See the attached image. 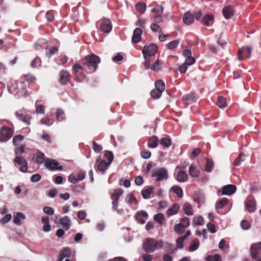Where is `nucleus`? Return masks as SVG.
<instances>
[{
  "label": "nucleus",
  "mask_w": 261,
  "mask_h": 261,
  "mask_svg": "<svg viewBox=\"0 0 261 261\" xmlns=\"http://www.w3.org/2000/svg\"><path fill=\"white\" fill-rule=\"evenodd\" d=\"M159 139L155 136H152L148 140L147 146L149 148H154L158 146Z\"/></svg>",
  "instance_id": "obj_28"
},
{
  "label": "nucleus",
  "mask_w": 261,
  "mask_h": 261,
  "mask_svg": "<svg viewBox=\"0 0 261 261\" xmlns=\"http://www.w3.org/2000/svg\"><path fill=\"white\" fill-rule=\"evenodd\" d=\"M41 64V60L40 58L36 57L31 62V66L33 68H36Z\"/></svg>",
  "instance_id": "obj_58"
},
{
  "label": "nucleus",
  "mask_w": 261,
  "mask_h": 261,
  "mask_svg": "<svg viewBox=\"0 0 261 261\" xmlns=\"http://www.w3.org/2000/svg\"><path fill=\"white\" fill-rule=\"evenodd\" d=\"M246 209L249 213L253 212L255 210V201L252 198H248L246 201Z\"/></svg>",
  "instance_id": "obj_27"
},
{
  "label": "nucleus",
  "mask_w": 261,
  "mask_h": 261,
  "mask_svg": "<svg viewBox=\"0 0 261 261\" xmlns=\"http://www.w3.org/2000/svg\"><path fill=\"white\" fill-rule=\"evenodd\" d=\"M214 16L212 14H207L202 19V23L206 27L211 26L214 23Z\"/></svg>",
  "instance_id": "obj_22"
},
{
  "label": "nucleus",
  "mask_w": 261,
  "mask_h": 261,
  "mask_svg": "<svg viewBox=\"0 0 261 261\" xmlns=\"http://www.w3.org/2000/svg\"><path fill=\"white\" fill-rule=\"evenodd\" d=\"M60 224L65 230H68L71 225V220L67 216H65L60 219Z\"/></svg>",
  "instance_id": "obj_31"
},
{
  "label": "nucleus",
  "mask_w": 261,
  "mask_h": 261,
  "mask_svg": "<svg viewBox=\"0 0 261 261\" xmlns=\"http://www.w3.org/2000/svg\"><path fill=\"white\" fill-rule=\"evenodd\" d=\"M171 191L175 193L178 198L183 196V191L181 188L178 186H173L171 188Z\"/></svg>",
  "instance_id": "obj_40"
},
{
  "label": "nucleus",
  "mask_w": 261,
  "mask_h": 261,
  "mask_svg": "<svg viewBox=\"0 0 261 261\" xmlns=\"http://www.w3.org/2000/svg\"><path fill=\"white\" fill-rule=\"evenodd\" d=\"M42 222L44 224L43 230L45 232L49 231L50 230V225L49 224V219L47 216L43 217L41 219Z\"/></svg>",
  "instance_id": "obj_36"
},
{
  "label": "nucleus",
  "mask_w": 261,
  "mask_h": 261,
  "mask_svg": "<svg viewBox=\"0 0 261 261\" xmlns=\"http://www.w3.org/2000/svg\"><path fill=\"white\" fill-rule=\"evenodd\" d=\"M71 76L68 71L63 69L60 71L59 82L60 84L65 85L70 81Z\"/></svg>",
  "instance_id": "obj_12"
},
{
  "label": "nucleus",
  "mask_w": 261,
  "mask_h": 261,
  "mask_svg": "<svg viewBox=\"0 0 261 261\" xmlns=\"http://www.w3.org/2000/svg\"><path fill=\"white\" fill-rule=\"evenodd\" d=\"M25 145L24 144L16 146L14 148V153L16 156L20 155L25 152Z\"/></svg>",
  "instance_id": "obj_44"
},
{
  "label": "nucleus",
  "mask_w": 261,
  "mask_h": 261,
  "mask_svg": "<svg viewBox=\"0 0 261 261\" xmlns=\"http://www.w3.org/2000/svg\"><path fill=\"white\" fill-rule=\"evenodd\" d=\"M245 156V154L243 153H241L239 156L234 160L233 162V165L235 166H239L241 162L244 161V159H242L243 157Z\"/></svg>",
  "instance_id": "obj_60"
},
{
  "label": "nucleus",
  "mask_w": 261,
  "mask_h": 261,
  "mask_svg": "<svg viewBox=\"0 0 261 261\" xmlns=\"http://www.w3.org/2000/svg\"><path fill=\"white\" fill-rule=\"evenodd\" d=\"M135 8L138 13L142 14L145 12L146 5L144 3L138 2L136 4Z\"/></svg>",
  "instance_id": "obj_41"
},
{
  "label": "nucleus",
  "mask_w": 261,
  "mask_h": 261,
  "mask_svg": "<svg viewBox=\"0 0 261 261\" xmlns=\"http://www.w3.org/2000/svg\"><path fill=\"white\" fill-rule=\"evenodd\" d=\"M190 175L193 177H197L199 175V171L197 169L196 167L191 165L189 168V171Z\"/></svg>",
  "instance_id": "obj_46"
},
{
  "label": "nucleus",
  "mask_w": 261,
  "mask_h": 261,
  "mask_svg": "<svg viewBox=\"0 0 261 261\" xmlns=\"http://www.w3.org/2000/svg\"><path fill=\"white\" fill-rule=\"evenodd\" d=\"M162 92L156 89H153L151 92L150 95L153 99H158L162 95Z\"/></svg>",
  "instance_id": "obj_57"
},
{
  "label": "nucleus",
  "mask_w": 261,
  "mask_h": 261,
  "mask_svg": "<svg viewBox=\"0 0 261 261\" xmlns=\"http://www.w3.org/2000/svg\"><path fill=\"white\" fill-rule=\"evenodd\" d=\"M222 13L226 19L230 18L234 15L233 7L230 5L225 6L222 10Z\"/></svg>",
  "instance_id": "obj_16"
},
{
  "label": "nucleus",
  "mask_w": 261,
  "mask_h": 261,
  "mask_svg": "<svg viewBox=\"0 0 261 261\" xmlns=\"http://www.w3.org/2000/svg\"><path fill=\"white\" fill-rule=\"evenodd\" d=\"M182 100L185 105L187 106L188 105L193 103L196 101V97L194 94H190L184 96L182 97Z\"/></svg>",
  "instance_id": "obj_26"
},
{
  "label": "nucleus",
  "mask_w": 261,
  "mask_h": 261,
  "mask_svg": "<svg viewBox=\"0 0 261 261\" xmlns=\"http://www.w3.org/2000/svg\"><path fill=\"white\" fill-rule=\"evenodd\" d=\"M204 219L201 216L194 217L193 219V225L194 226L202 225L204 224Z\"/></svg>",
  "instance_id": "obj_54"
},
{
  "label": "nucleus",
  "mask_w": 261,
  "mask_h": 261,
  "mask_svg": "<svg viewBox=\"0 0 261 261\" xmlns=\"http://www.w3.org/2000/svg\"><path fill=\"white\" fill-rule=\"evenodd\" d=\"M23 136L21 135H16L13 138V144L15 146L20 145V143L23 141Z\"/></svg>",
  "instance_id": "obj_48"
},
{
  "label": "nucleus",
  "mask_w": 261,
  "mask_h": 261,
  "mask_svg": "<svg viewBox=\"0 0 261 261\" xmlns=\"http://www.w3.org/2000/svg\"><path fill=\"white\" fill-rule=\"evenodd\" d=\"M237 188L233 185H228L224 186L221 190L222 195H231L235 193Z\"/></svg>",
  "instance_id": "obj_18"
},
{
  "label": "nucleus",
  "mask_w": 261,
  "mask_h": 261,
  "mask_svg": "<svg viewBox=\"0 0 261 261\" xmlns=\"http://www.w3.org/2000/svg\"><path fill=\"white\" fill-rule=\"evenodd\" d=\"M174 230L178 234H181L185 231L186 228L180 224H176L174 226Z\"/></svg>",
  "instance_id": "obj_52"
},
{
  "label": "nucleus",
  "mask_w": 261,
  "mask_h": 261,
  "mask_svg": "<svg viewBox=\"0 0 261 261\" xmlns=\"http://www.w3.org/2000/svg\"><path fill=\"white\" fill-rule=\"evenodd\" d=\"M45 155L43 153L38 151L34 155V158L35 162L39 164H42L43 162L45 163Z\"/></svg>",
  "instance_id": "obj_37"
},
{
  "label": "nucleus",
  "mask_w": 261,
  "mask_h": 261,
  "mask_svg": "<svg viewBox=\"0 0 261 261\" xmlns=\"http://www.w3.org/2000/svg\"><path fill=\"white\" fill-rule=\"evenodd\" d=\"M184 213L189 216L193 215V210L191 204L188 203H185L182 207Z\"/></svg>",
  "instance_id": "obj_39"
},
{
  "label": "nucleus",
  "mask_w": 261,
  "mask_h": 261,
  "mask_svg": "<svg viewBox=\"0 0 261 261\" xmlns=\"http://www.w3.org/2000/svg\"><path fill=\"white\" fill-rule=\"evenodd\" d=\"M228 200L227 198H222L217 202L216 207V208L221 209L228 204Z\"/></svg>",
  "instance_id": "obj_53"
},
{
  "label": "nucleus",
  "mask_w": 261,
  "mask_h": 261,
  "mask_svg": "<svg viewBox=\"0 0 261 261\" xmlns=\"http://www.w3.org/2000/svg\"><path fill=\"white\" fill-rule=\"evenodd\" d=\"M164 245L161 240L147 238L143 241L142 248L146 252H153L156 250L161 249Z\"/></svg>",
  "instance_id": "obj_3"
},
{
  "label": "nucleus",
  "mask_w": 261,
  "mask_h": 261,
  "mask_svg": "<svg viewBox=\"0 0 261 261\" xmlns=\"http://www.w3.org/2000/svg\"><path fill=\"white\" fill-rule=\"evenodd\" d=\"M179 224L187 228L190 225V219L187 217H184L180 220Z\"/></svg>",
  "instance_id": "obj_61"
},
{
  "label": "nucleus",
  "mask_w": 261,
  "mask_h": 261,
  "mask_svg": "<svg viewBox=\"0 0 261 261\" xmlns=\"http://www.w3.org/2000/svg\"><path fill=\"white\" fill-rule=\"evenodd\" d=\"M143 31L140 28H136L133 32V35L132 38L133 43H137L141 41Z\"/></svg>",
  "instance_id": "obj_19"
},
{
  "label": "nucleus",
  "mask_w": 261,
  "mask_h": 261,
  "mask_svg": "<svg viewBox=\"0 0 261 261\" xmlns=\"http://www.w3.org/2000/svg\"><path fill=\"white\" fill-rule=\"evenodd\" d=\"M100 62L98 56L91 54L86 56L81 61V64L75 63L72 67L74 80L77 82H82L86 77V74L94 72Z\"/></svg>",
  "instance_id": "obj_1"
},
{
  "label": "nucleus",
  "mask_w": 261,
  "mask_h": 261,
  "mask_svg": "<svg viewBox=\"0 0 261 261\" xmlns=\"http://www.w3.org/2000/svg\"><path fill=\"white\" fill-rule=\"evenodd\" d=\"M58 51V48L57 46H51L46 49V55L48 57H51L52 55L56 54Z\"/></svg>",
  "instance_id": "obj_49"
},
{
  "label": "nucleus",
  "mask_w": 261,
  "mask_h": 261,
  "mask_svg": "<svg viewBox=\"0 0 261 261\" xmlns=\"http://www.w3.org/2000/svg\"><path fill=\"white\" fill-rule=\"evenodd\" d=\"M44 165L47 169L50 170H62L63 169L62 166H59V162L53 159H47L45 160Z\"/></svg>",
  "instance_id": "obj_14"
},
{
  "label": "nucleus",
  "mask_w": 261,
  "mask_h": 261,
  "mask_svg": "<svg viewBox=\"0 0 261 261\" xmlns=\"http://www.w3.org/2000/svg\"><path fill=\"white\" fill-rule=\"evenodd\" d=\"M125 199L126 202L131 206H136L138 203L135 195L132 193L127 195Z\"/></svg>",
  "instance_id": "obj_25"
},
{
  "label": "nucleus",
  "mask_w": 261,
  "mask_h": 261,
  "mask_svg": "<svg viewBox=\"0 0 261 261\" xmlns=\"http://www.w3.org/2000/svg\"><path fill=\"white\" fill-rule=\"evenodd\" d=\"M150 29L154 32H159L161 33L162 30L161 29L160 26L156 23H153L150 25Z\"/></svg>",
  "instance_id": "obj_64"
},
{
  "label": "nucleus",
  "mask_w": 261,
  "mask_h": 261,
  "mask_svg": "<svg viewBox=\"0 0 261 261\" xmlns=\"http://www.w3.org/2000/svg\"><path fill=\"white\" fill-rule=\"evenodd\" d=\"M154 220L160 225H162L165 220V218L163 214L158 213L154 216Z\"/></svg>",
  "instance_id": "obj_43"
},
{
  "label": "nucleus",
  "mask_w": 261,
  "mask_h": 261,
  "mask_svg": "<svg viewBox=\"0 0 261 261\" xmlns=\"http://www.w3.org/2000/svg\"><path fill=\"white\" fill-rule=\"evenodd\" d=\"M56 121H63L65 120L66 116L64 111L61 109H58L55 113Z\"/></svg>",
  "instance_id": "obj_29"
},
{
  "label": "nucleus",
  "mask_w": 261,
  "mask_h": 261,
  "mask_svg": "<svg viewBox=\"0 0 261 261\" xmlns=\"http://www.w3.org/2000/svg\"><path fill=\"white\" fill-rule=\"evenodd\" d=\"M152 177H155L158 181L167 179L168 177V171L164 168L158 169L152 174Z\"/></svg>",
  "instance_id": "obj_8"
},
{
  "label": "nucleus",
  "mask_w": 261,
  "mask_h": 261,
  "mask_svg": "<svg viewBox=\"0 0 261 261\" xmlns=\"http://www.w3.org/2000/svg\"><path fill=\"white\" fill-rule=\"evenodd\" d=\"M158 211H161L167 208L168 204L166 201L161 200L158 203Z\"/></svg>",
  "instance_id": "obj_63"
},
{
  "label": "nucleus",
  "mask_w": 261,
  "mask_h": 261,
  "mask_svg": "<svg viewBox=\"0 0 261 261\" xmlns=\"http://www.w3.org/2000/svg\"><path fill=\"white\" fill-rule=\"evenodd\" d=\"M176 179L180 182H184L188 180V176L187 173L183 171L179 170L176 174H174Z\"/></svg>",
  "instance_id": "obj_20"
},
{
  "label": "nucleus",
  "mask_w": 261,
  "mask_h": 261,
  "mask_svg": "<svg viewBox=\"0 0 261 261\" xmlns=\"http://www.w3.org/2000/svg\"><path fill=\"white\" fill-rule=\"evenodd\" d=\"M28 85L23 81L18 80L12 81L8 87V91L17 98L25 97L29 95Z\"/></svg>",
  "instance_id": "obj_2"
},
{
  "label": "nucleus",
  "mask_w": 261,
  "mask_h": 261,
  "mask_svg": "<svg viewBox=\"0 0 261 261\" xmlns=\"http://www.w3.org/2000/svg\"><path fill=\"white\" fill-rule=\"evenodd\" d=\"M158 49V46L155 44H151L148 46L144 47L142 53L144 58L154 55Z\"/></svg>",
  "instance_id": "obj_10"
},
{
  "label": "nucleus",
  "mask_w": 261,
  "mask_h": 261,
  "mask_svg": "<svg viewBox=\"0 0 261 261\" xmlns=\"http://www.w3.org/2000/svg\"><path fill=\"white\" fill-rule=\"evenodd\" d=\"M123 190L120 188H117L114 190V192L111 195V198L112 200L113 209L117 211L118 213L122 212V210H118L119 204V199L120 197L123 194Z\"/></svg>",
  "instance_id": "obj_5"
},
{
  "label": "nucleus",
  "mask_w": 261,
  "mask_h": 261,
  "mask_svg": "<svg viewBox=\"0 0 261 261\" xmlns=\"http://www.w3.org/2000/svg\"><path fill=\"white\" fill-rule=\"evenodd\" d=\"M104 156L108 159V163L109 165H110L113 161L114 155L113 152L111 151H105L104 153Z\"/></svg>",
  "instance_id": "obj_55"
},
{
  "label": "nucleus",
  "mask_w": 261,
  "mask_h": 261,
  "mask_svg": "<svg viewBox=\"0 0 261 261\" xmlns=\"http://www.w3.org/2000/svg\"><path fill=\"white\" fill-rule=\"evenodd\" d=\"M182 20L186 25H191L194 21V15L189 12H187L183 15Z\"/></svg>",
  "instance_id": "obj_23"
},
{
  "label": "nucleus",
  "mask_w": 261,
  "mask_h": 261,
  "mask_svg": "<svg viewBox=\"0 0 261 261\" xmlns=\"http://www.w3.org/2000/svg\"><path fill=\"white\" fill-rule=\"evenodd\" d=\"M96 27L103 33L108 34L112 29V24L109 19L102 18L96 22Z\"/></svg>",
  "instance_id": "obj_4"
},
{
  "label": "nucleus",
  "mask_w": 261,
  "mask_h": 261,
  "mask_svg": "<svg viewBox=\"0 0 261 261\" xmlns=\"http://www.w3.org/2000/svg\"><path fill=\"white\" fill-rule=\"evenodd\" d=\"M162 65V61L158 59L153 64L151 65L150 69L154 71H159L161 69Z\"/></svg>",
  "instance_id": "obj_45"
},
{
  "label": "nucleus",
  "mask_w": 261,
  "mask_h": 261,
  "mask_svg": "<svg viewBox=\"0 0 261 261\" xmlns=\"http://www.w3.org/2000/svg\"><path fill=\"white\" fill-rule=\"evenodd\" d=\"M148 217V214L145 212H141L137 213L136 215L137 220L141 224H144Z\"/></svg>",
  "instance_id": "obj_34"
},
{
  "label": "nucleus",
  "mask_w": 261,
  "mask_h": 261,
  "mask_svg": "<svg viewBox=\"0 0 261 261\" xmlns=\"http://www.w3.org/2000/svg\"><path fill=\"white\" fill-rule=\"evenodd\" d=\"M180 42V40L179 39L174 40L173 41H172L170 42H169L167 44V47L170 50H172L175 49L177 47V46L179 45Z\"/></svg>",
  "instance_id": "obj_50"
},
{
  "label": "nucleus",
  "mask_w": 261,
  "mask_h": 261,
  "mask_svg": "<svg viewBox=\"0 0 261 261\" xmlns=\"http://www.w3.org/2000/svg\"><path fill=\"white\" fill-rule=\"evenodd\" d=\"M25 219V216L22 213L18 212L14 215L13 222L17 225H20L22 224L21 221Z\"/></svg>",
  "instance_id": "obj_30"
},
{
  "label": "nucleus",
  "mask_w": 261,
  "mask_h": 261,
  "mask_svg": "<svg viewBox=\"0 0 261 261\" xmlns=\"http://www.w3.org/2000/svg\"><path fill=\"white\" fill-rule=\"evenodd\" d=\"M180 210V205L178 203H174L172 206L169 208L166 213L167 217H170L177 214Z\"/></svg>",
  "instance_id": "obj_21"
},
{
  "label": "nucleus",
  "mask_w": 261,
  "mask_h": 261,
  "mask_svg": "<svg viewBox=\"0 0 261 261\" xmlns=\"http://www.w3.org/2000/svg\"><path fill=\"white\" fill-rule=\"evenodd\" d=\"M14 129L6 125L0 129V141L6 142L10 140L14 135Z\"/></svg>",
  "instance_id": "obj_6"
},
{
  "label": "nucleus",
  "mask_w": 261,
  "mask_h": 261,
  "mask_svg": "<svg viewBox=\"0 0 261 261\" xmlns=\"http://www.w3.org/2000/svg\"><path fill=\"white\" fill-rule=\"evenodd\" d=\"M153 186H148L143 189L141 191V194L143 198L149 199L151 195L153 194L154 191Z\"/></svg>",
  "instance_id": "obj_24"
},
{
  "label": "nucleus",
  "mask_w": 261,
  "mask_h": 261,
  "mask_svg": "<svg viewBox=\"0 0 261 261\" xmlns=\"http://www.w3.org/2000/svg\"><path fill=\"white\" fill-rule=\"evenodd\" d=\"M219 248L222 250H225L229 248V245L224 239H222L219 242Z\"/></svg>",
  "instance_id": "obj_62"
},
{
  "label": "nucleus",
  "mask_w": 261,
  "mask_h": 261,
  "mask_svg": "<svg viewBox=\"0 0 261 261\" xmlns=\"http://www.w3.org/2000/svg\"><path fill=\"white\" fill-rule=\"evenodd\" d=\"M110 165L106 161L98 157L96 160L94 168L97 172L103 174Z\"/></svg>",
  "instance_id": "obj_7"
},
{
  "label": "nucleus",
  "mask_w": 261,
  "mask_h": 261,
  "mask_svg": "<svg viewBox=\"0 0 261 261\" xmlns=\"http://www.w3.org/2000/svg\"><path fill=\"white\" fill-rule=\"evenodd\" d=\"M205 261H222L221 256L219 254L214 255H206L204 258Z\"/></svg>",
  "instance_id": "obj_38"
},
{
  "label": "nucleus",
  "mask_w": 261,
  "mask_h": 261,
  "mask_svg": "<svg viewBox=\"0 0 261 261\" xmlns=\"http://www.w3.org/2000/svg\"><path fill=\"white\" fill-rule=\"evenodd\" d=\"M155 87L156 89L161 91V92L164 91L165 89V85L164 82L161 80H157L155 83Z\"/></svg>",
  "instance_id": "obj_47"
},
{
  "label": "nucleus",
  "mask_w": 261,
  "mask_h": 261,
  "mask_svg": "<svg viewBox=\"0 0 261 261\" xmlns=\"http://www.w3.org/2000/svg\"><path fill=\"white\" fill-rule=\"evenodd\" d=\"M216 105L220 109L226 108L227 106L226 98L221 96H218Z\"/></svg>",
  "instance_id": "obj_35"
},
{
  "label": "nucleus",
  "mask_w": 261,
  "mask_h": 261,
  "mask_svg": "<svg viewBox=\"0 0 261 261\" xmlns=\"http://www.w3.org/2000/svg\"><path fill=\"white\" fill-rule=\"evenodd\" d=\"M186 239L182 236L178 238L176 240V246L178 248L182 249L184 247V241Z\"/></svg>",
  "instance_id": "obj_59"
},
{
  "label": "nucleus",
  "mask_w": 261,
  "mask_h": 261,
  "mask_svg": "<svg viewBox=\"0 0 261 261\" xmlns=\"http://www.w3.org/2000/svg\"><path fill=\"white\" fill-rule=\"evenodd\" d=\"M72 255V251L69 247H64L63 248L59 254L58 261H62L64 258L69 257Z\"/></svg>",
  "instance_id": "obj_17"
},
{
  "label": "nucleus",
  "mask_w": 261,
  "mask_h": 261,
  "mask_svg": "<svg viewBox=\"0 0 261 261\" xmlns=\"http://www.w3.org/2000/svg\"><path fill=\"white\" fill-rule=\"evenodd\" d=\"M200 245L199 240L197 238L193 240L188 247V251L190 252H193L199 248Z\"/></svg>",
  "instance_id": "obj_32"
},
{
  "label": "nucleus",
  "mask_w": 261,
  "mask_h": 261,
  "mask_svg": "<svg viewBox=\"0 0 261 261\" xmlns=\"http://www.w3.org/2000/svg\"><path fill=\"white\" fill-rule=\"evenodd\" d=\"M19 80L25 82L29 83H35L36 81V78L35 76L31 74H27L22 75L19 79Z\"/></svg>",
  "instance_id": "obj_33"
},
{
  "label": "nucleus",
  "mask_w": 261,
  "mask_h": 261,
  "mask_svg": "<svg viewBox=\"0 0 261 261\" xmlns=\"http://www.w3.org/2000/svg\"><path fill=\"white\" fill-rule=\"evenodd\" d=\"M16 117L20 120L22 121L27 124H30L31 116L28 115L27 112L24 110H20L15 114Z\"/></svg>",
  "instance_id": "obj_15"
},
{
  "label": "nucleus",
  "mask_w": 261,
  "mask_h": 261,
  "mask_svg": "<svg viewBox=\"0 0 261 261\" xmlns=\"http://www.w3.org/2000/svg\"><path fill=\"white\" fill-rule=\"evenodd\" d=\"M251 54V48L248 46H244L239 49L238 52V58L240 60L248 59Z\"/></svg>",
  "instance_id": "obj_11"
},
{
  "label": "nucleus",
  "mask_w": 261,
  "mask_h": 261,
  "mask_svg": "<svg viewBox=\"0 0 261 261\" xmlns=\"http://www.w3.org/2000/svg\"><path fill=\"white\" fill-rule=\"evenodd\" d=\"M214 162L210 159H206V163L205 167V171L207 172H210L212 171L214 168Z\"/></svg>",
  "instance_id": "obj_51"
},
{
  "label": "nucleus",
  "mask_w": 261,
  "mask_h": 261,
  "mask_svg": "<svg viewBox=\"0 0 261 261\" xmlns=\"http://www.w3.org/2000/svg\"><path fill=\"white\" fill-rule=\"evenodd\" d=\"M250 254L253 259L256 260L261 256V242L251 245Z\"/></svg>",
  "instance_id": "obj_9"
},
{
  "label": "nucleus",
  "mask_w": 261,
  "mask_h": 261,
  "mask_svg": "<svg viewBox=\"0 0 261 261\" xmlns=\"http://www.w3.org/2000/svg\"><path fill=\"white\" fill-rule=\"evenodd\" d=\"M68 60V57L65 55H61L57 58V62L59 65L66 64Z\"/></svg>",
  "instance_id": "obj_56"
},
{
  "label": "nucleus",
  "mask_w": 261,
  "mask_h": 261,
  "mask_svg": "<svg viewBox=\"0 0 261 261\" xmlns=\"http://www.w3.org/2000/svg\"><path fill=\"white\" fill-rule=\"evenodd\" d=\"M160 143L164 148H168L171 145V140L167 137L163 138L161 139Z\"/></svg>",
  "instance_id": "obj_42"
},
{
  "label": "nucleus",
  "mask_w": 261,
  "mask_h": 261,
  "mask_svg": "<svg viewBox=\"0 0 261 261\" xmlns=\"http://www.w3.org/2000/svg\"><path fill=\"white\" fill-rule=\"evenodd\" d=\"M15 164L19 165L20 170L23 172H27L28 171V162L27 160L20 155L16 156L14 160Z\"/></svg>",
  "instance_id": "obj_13"
}]
</instances>
